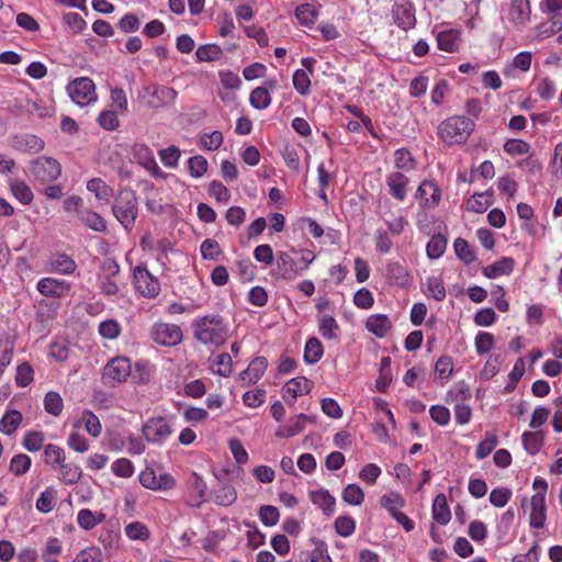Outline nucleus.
Masks as SVG:
<instances>
[{
  "label": "nucleus",
  "mask_w": 562,
  "mask_h": 562,
  "mask_svg": "<svg viewBox=\"0 0 562 562\" xmlns=\"http://www.w3.org/2000/svg\"><path fill=\"white\" fill-rule=\"evenodd\" d=\"M194 337L204 345L221 346L225 342L228 329L218 315H206L193 321Z\"/></svg>",
  "instance_id": "f257e3e1"
},
{
  "label": "nucleus",
  "mask_w": 562,
  "mask_h": 562,
  "mask_svg": "<svg viewBox=\"0 0 562 562\" xmlns=\"http://www.w3.org/2000/svg\"><path fill=\"white\" fill-rule=\"evenodd\" d=\"M473 120L463 115H453L443 120L438 126V136L449 146L463 144L474 131Z\"/></svg>",
  "instance_id": "f03ea898"
},
{
  "label": "nucleus",
  "mask_w": 562,
  "mask_h": 562,
  "mask_svg": "<svg viewBox=\"0 0 562 562\" xmlns=\"http://www.w3.org/2000/svg\"><path fill=\"white\" fill-rule=\"evenodd\" d=\"M112 214L126 229L131 231L138 215V200L131 188H122L117 191L113 204Z\"/></svg>",
  "instance_id": "7ed1b4c3"
},
{
  "label": "nucleus",
  "mask_w": 562,
  "mask_h": 562,
  "mask_svg": "<svg viewBox=\"0 0 562 562\" xmlns=\"http://www.w3.org/2000/svg\"><path fill=\"white\" fill-rule=\"evenodd\" d=\"M131 371L132 366L128 358H112L103 369L102 381L105 385L116 386L127 380Z\"/></svg>",
  "instance_id": "20e7f679"
},
{
  "label": "nucleus",
  "mask_w": 562,
  "mask_h": 562,
  "mask_svg": "<svg viewBox=\"0 0 562 562\" xmlns=\"http://www.w3.org/2000/svg\"><path fill=\"white\" fill-rule=\"evenodd\" d=\"M229 450L234 457L235 464L227 465L221 471V474L217 475V479L221 482H234L237 479H240L244 470L243 465L246 463V449L240 440L232 438L228 441Z\"/></svg>",
  "instance_id": "39448f33"
},
{
  "label": "nucleus",
  "mask_w": 562,
  "mask_h": 562,
  "mask_svg": "<svg viewBox=\"0 0 562 562\" xmlns=\"http://www.w3.org/2000/svg\"><path fill=\"white\" fill-rule=\"evenodd\" d=\"M171 434V425L165 417L150 418L142 427L144 439L153 445L162 446Z\"/></svg>",
  "instance_id": "423d86ee"
},
{
  "label": "nucleus",
  "mask_w": 562,
  "mask_h": 562,
  "mask_svg": "<svg viewBox=\"0 0 562 562\" xmlns=\"http://www.w3.org/2000/svg\"><path fill=\"white\" fill-rule=\"evenodd\" d=\"M70 99L79 106H86L97 101L94 82L88 77H80L67 86Z\"/></svg>",
  "instance_id": "0eeeda50"
},
{
  "label": "nucleus",
  "mask_w": 562,
  "mask_h": 562,
  "mask_svg": "<svg viewBox=\"0 0 562 562\" xmlns=\"http://www.w3.org/2000/svg\"><path fill=\"white\" fill-rule=\"evenodd\" d=\"M30 173L40 182H52L56 180L61 172L60 164L50 157L41 156L31 161Z\"/></svg>",
  "instance_id": "6e6552de"
},
{
  "label": "nucleus",
  "mask_w": 562,
  "mask_h": 562,
  "mask_svg": "<svg viewBox=\"0 0 562 562\" xmlns=\"http://www.w3.org/2000/svg\"><path fill=\"white\" fill-rule=\"evenodd\" d=\"M133 282L136 290L145 297H156L160 291V283L146 267L137 266L133 271Z\"/></svg>",
  "instance_id": "1a4fd4ad"
},
{
  "label": "nucleus",
  "mask_w": 562,
  "mask_h": 562,
  "mask_svg": "<svg viewBox=\"0 0 562 562\" xmlns=\"http://www.w3.org/2000/svg\"><path fill=\"white\" fill-rule=\"evenodd\" d=\"M150 337L160 346L172 347L181 342L182 330L175 324L155 323L150 330Z\"/></svg>",
  "instance_id": "9d476101"
},
{
  "label": "nucleus",
  "mask_w": 562,
  "mask_h": 562,
  "mask_svg": "<svg viewBox=\"0 0 562 562\" xmlns=\"http://www.w3.org/2000/svg\"><path fill=\"white\" fill-rule=\"evenodd\" d=\"M441 189L434 180H423L415 193L423 210H434L441 201Z\"/></svg>",
  "instance_id": "9b49d317"
},
{
  "label": "nucleus",
  "mask_w": 562,
  "mask_h": 562,
  "mask_svg": "<svg viewBox=\"0 0 562 562\" xmlns=\"http://www.w3.org/2000/svg\"><path fill=\"white\" fill-rule=\"evenodd\" d=\"M392 16L394 23L403 31L412 30L416 25L415 8L407 0H397L393 4Z\"/></svg>",
  "instance_id": "f8f14e48"
},
{
  "label": "nucleus",
  "mask_w": 562,
  "mask_h": 562,
  "mask_svg": "<svg viewBox=\"0 0 562 562\" xmlns=\"http://www.w3.org/2000/svg\"><path fill=\"white\" fill-rule=\"evenodd\" d=\"M530 15L529 0H512L507 19L516 30H524L530 21Z\"/></svg>",
  "instance_id": "ddd939ff"
},
{
  "label": "nucleus",
  "mask_w": 562,
  "mask_h": 562,
  "mask_svg": "<svg viewBox=\"0 0 562 562\" xmlns=\"http://www.w3.org/2000/svg\"><path fill=\"white\" fill-rule=\"evenodd\" d=\"M384 276L389 284L403 289L408 288L413 281L408 269L398 261L386 262Z\"/></svg>",
  "instance_id": "4468645a"
},
{
  "label": "nucleus",
  "mask_w": 562,
  "mask_h": 562,
  "mask_svg": "<svg viewBox=\"0 0 562 562\" xmlns=\"http://www.w3.org/2000/svg\"><path fill=\"white\" fill-rule=\"evenodd\" d=\"M272 276L286 281L295 280L299 277L295 259L286 251H279Z\"/></svg>",
  "instance_id": "2eb2a0df"
},
{
  "label": "nucleus",
  "mask_w": 562,
  "mask_h": 562,
  "mask_svg": "<svg viewBox=\"0 0 562 562\" xmlns=\"http://www.w3.org/2000/svg\"><path fill=\"white\" fill-rule=\"evenodd\" d=\"M132 154L136 161L148 170L154 177H161L162 171L156 162L153 150L145 144H135Z\"/></svg>",
  "instance_id": "dca6fc26"
},
{
  "label": "nucleus",
  "mask_w": 562,
  "mask_h": 562,
  "mask_svg": "<svg viewBox=\"0 0 562 562\" xmlns=\"http://www.w3.org/2000/svg\"><path fill=\"white\" fill-rule=\"evenodd\" d=\"M307 423L315 424L316 417L305 414H299L296 417L291 418L286 424L280 426L276 431L279 438H291L302 432Z\"/></svg>",
  "instance_id": "f3484780"
},
{
  "label": "nucleus",
  "mask_w": 562,
  "mask_h": 562,
  "mask_svg": "<svg viewBox=\"0 0 562 562\" xmlns=\"http://www.w3.org/2000/svg\"><path fill=\"white\" fill-rule=\"evenodd\" d=\"M37 291L48 297H63L70 291V283L65 280L54 278H42L37 282Z\"/></svg>",
  "instance_id": "a211bd4d"
},
{
  "label": "nucleus",
  "mask_w": 562,
  "mask_h": 562,
  "mask_svg": "<svg viewBox=\"0 0 562 562\" xmlns=\"http://www.w3.org/2000/svg\"><path fill=\"white\" fill-rule=\"evenodd\" d=\"M386 186L390 194L397 201H404L408 193L409 179L401 171H394L386 176Z\"/></svg>",
  "instance_id": "6ab92c4d"
},
{
  "label": "nucleus",
  "mask_w": 562,
  "mask_h": 562,
  "mask_svg": "<svg viewBox=\"0 0 562 562\" xmlns=\"http://www.w3.org/2000/svg\"><path fill=\"white\" fill-rule=\"evenodd\" d=\"M12 147L22 153H38L44 148V140L34 134H20L12 138Z\"/></svg>",
  "instance_id": "aec40b11"
},
{
  "label": "nucleus",
  "mask_w": 562,
  "mask_h": 562,
  "mask_svg": "<svg viewBox=\"0 0 562 562\" xmlns=\"http://www.w3.org/2000/svg\"><path fill=\"white\" fill-rule=\"evenodd\" d=\"M515 265V260L512 257H502L495 262L483 267L482 273L488 279L509 276L514 271Z\"/></svg>",
  "instance_id": "412c9836"
},
{
  "label": "nucleus",
  "mask_w": 562,
  "mask_h": 562,
  "mask_svg": "<svg viewBox=\"0 0 562 562\" xmlns=\"http://www.w3.org/2000/svg\"><path fill=\"white\" fill-rule=\"evenodd\" d=\"M48 265L50 272L67 276L72 274L77 268L76 261L70 256L60 252L52 255Z\"/></svg>",
  "instance_id": "4be33fe9"
},
{
  "label": "nucleus",
  "mask_w": 562,
  "mask_h": 562,
  "mask_svg": "<svg viewBox=\"0 0 562 562\" xmlns=\"http://www.w3.org/2000/svg\"><path fill=\"white\" fill-rule=\"evenodd\" d=\"M530 507V527L536 529L543 528L547 519L546 499H540V497H531Z\"/></svg>",
  "instance_id": "5701e85b"
},
{
  "label": "nucleus",
  "mask_w": 562,
  "mask_h": 562,
  "mask_svg": "<svg viewBox=\"0 0 562 562\" xmlns=\"http://www.w3.org/2000/svg\"><path fill=\"white\" fill-rule=\"evenodd\" d=\"M389 210L383 213V220L387 226V229L393 235H401L405 227L408 226V221L401 214V210L396 212L392 211V203H389Z\"/></svg>",
  "instance_id": "b1692460"
},
{
  "label": "nucleus",
  "mask_w": 562,
  "mask_h": 562,
  "mask_svg": "<svg viewBox=\"0 0 562 562\" xmlns=\"http://www.w3.org/2000/svg\"><path fill=\"white\" fill-rule=\"evenodd\" d=\"M366 328L378 338H383L392 328V323L384 314H374L368 317Z\"/></svg>",
  "instance_id": "393cba45"
},
{
  "label": "nucleus",
  "mask_w": 562,
  "mask_h": 562,
  "mask_svg": "<svg viewBox=\"0 0 562 562\" xmlns=\"http://www.w3.org/2000/svg\"><path fill=\"white\" fill-rule=\"evenodd\" d=\"M310 499L327 516H330L335 510L336 499L327 490L321 488L310 492Z\"/></svg>",
  "instance_id": "a878e982"
},
{
  "label": "nucleus",
  "mask_w": 562,
  "mask_h": 562,
  "mask_svg": "<svg viewBox=\"0 0 562 562\" xmlns=\"http://www.w3.org/2000/svg\"><path fill=\"white\" fill-rule=\"evenodd\" d=\"M310 391V381L303 376L291 379L284 384L282 389L284 400H286L288 396H291L293 400H295L297 396L307 394Z\"/></svg>",
  "instance_id": "bb28decb"
},
{
  "label": "nucleus",
  "mask_w": 562,
  "mask_h": 562,
  "mask_svg": "<svg viewBox=\"0 0 562 562\" xmlns=\"http://www.w3.org/2000/svg\"><path fill=\"white\" fill-rule=\"evenodd\" d=\"M77 214L80 222L92 231L98 233H103L106 231V222L99 213L92 210L83 209L79 210Z\"/></svg>",
  "instance_id": "cd10ccee"
},
{
  "label": "nucleus",
  "mask_w": 562,
  "mask_h": 562,
  "mask_svg": "<svg viewBox=\"0 0 562 562\" xmlns=\"http://www.w3.org/2000/svg\"><path fill=\"white\" fill-rule=\"evenodd\" d=\"M432 518L439 525H447L451 519L450 508L445 494H438L432 503Z\"/></svg>",
  "instance_id": "c85d7f7f"
},
{
  "label": "nucleus",
  "mask_w": 562,
  "mask_h": 562,
  "mask_svg": "<svg viewBox=\"0 0 562 562\" xmlns=\"http://www.w3.org/2000/svg\"><path fill=\"white\" fill-rule=\"evenodd\" d=\"M150 94L155 99V101H150V105L153 108H158L173 103L177 99L178 92L170 87L154 86Z\"/></svg>",
  "instance_id": "c756f323"
},
{
  "label": "nucleus",
  "mask_w": 562,
  "mask_h": 562,
  "mask_svg": "<svg viewBox=\"0 0 562 562\" xmlns=\"http://www.w3.org/2000/svg\"><path fill=\"white\" fill-rule=\"evenodd\" d=\"M460 33L457 30L441 31L437 36V45L440 50L454 53L459 48Z\"/></svg>",
  "instance_id": "7c9ffc66"
},
{
  "label": "nucleus",
  "mask_w": 562,
  "mask_h": 562,
  "mask_svg": "<svg viewBox=\"0 0 562 562\" xmlns=\"http://www.w3.org/2000/svg\"><path fill=\"white\" fill-rule=\"evenodd\" d=\"M105 519V514L93 513L88 508L80 509L77 514V522L83 530H91Z\"/></svg>",
  "instance_id": "2f4dec72"
},
{
  "label": "nucleus",
  "mask_w": 562,
  "mask_h": 562,
  "mask_svg": "<svg viewBox=\"0 0 562 562\" xmlns=\"http://www.w3.org/2000/svg\"><path fill=\"white\" fill-rule=\"evenodd\" d=\"M324 353L322 342L316 337H310L305 342L304 361L310 364L318 362Z\"/></svg>",
  "instance_id": "473e14b6"
},
{
  "label": "nucleus",
  "mask_w": 562,
  "mask_h": 562,
  "mask_svg": "<svg viewBox=\"0 0 562 562\" xmlns=\"http://www.w3.org/2000/svg\"><path fill=\"white\" fill-rule=\"evenodd\" d=\"M394 167L397 170L409 172L416 169V160L406 148H398L394 151Z\"/></svg>",
  "instance_id": "72a5a7b5"
},
{
  "label": "nucleus",
  "mask_w": 562,
  "mask_h": 562,
  "mask_svg": "<svg viewBox=\"0 0 562 562\" xmlns=\"http://www.w3.org/2000/svg\"><path fill=\"white\" fill-rule=\"evenodd\" d=\"M63 552L61 541L56 537H49L45 541L41 557L45 562H59L58 557Z\"/></svg>",
  "instance_id": "f704fd0d"
},
{
  "label": "nucleus",
  "mask_w": 562,
  "mask_h": 562,
  "mask_svg": "<svg viewBox=\"0 0 562 562\" xmlns=\"http://www.w3.org/2000/svg\"><path fill=\"white\" fill-rule=\"evenodd\" d=\"M525 450L531 454H537L543 446L544 439L540 431H525L521 436Z\"/></svg>",
  "instance_id": "c9c22d12"
},
{
  "label": "nucleus",
  "mask_w": 562,
  "mask_h": 562,
  "mask_svg": "<svg viewBox=\"0 0 562 562\" xmlns=\"http://www.w3.org/2000/svg\"><path fill=\"white\" fill-rule=\"evenodd\" d=\"M56 499L57 491L54 487H47L36 499L35 507L40 513L48 514L54 509Z\"/></svg>",
  "instance_id": "e433bc0d"
},
{
  "label": "nucleus",
  "mask_w": 562,
  "mask_h": 562,
  "mask_svg": "<svg viewBox=\"0 0 562 562\" xmlns=\"http://www.w3.org/2000/svg\"><path fill=\"white\" fill-rule=\"evenodd\" d=\"M380 504L393 518L394 515L398 514L401 512L400 509L405 506V499L398 493H390L381 497Z\"/></svg>",
  "instance_id": "4c0bfd02"
},
{
  "label": "nucleus",
  "mask_w": 562,
  "mask_h": 562,
  "mask_svg": "<svg viewBox=\"0 0 562 562\" xmlns=\"http://www.w3.org/2000/svg\"><path fill=\"white\" fill-rule=\"evenodd\" d=\"M59 480L65 484H76L81 477V470L74 463H66L65 461L58 465Z\"/></svg>",
  "instance_id": "58836bf2"
},
{
  "label": "nucleus",
  "mask_w": 562,
  "mask_h": 562,
  "mask_svg": "<svg viewBox=\"0 0 562 562\" xmlns=\"http://www.w3.org/2000/svg\"><path fill=\"white\" fill-rule=\"evenodd\" d=\"M319 334L325 339H336L338 337L339 325L331 315H323L319 317Z\"/></svg>",
  "instance_id": "ea45409f"
},
{
  "label": "nucleus",
  "mask_w": 562,
  "mask_h": 562,
  "mask_svg": "<svg viewBox=\"0 0 562 562\" xmlns=\"http://www.w3.org/2000/svg\"><path fill=\"white\" fill-rule=\"evenodd\" d=\"M22 422L19 411L7 412L0 420V430L5 435H12Z\"/></svg>",
  "instance_id": "a19ab883"
},
{
  "label": "nucleus",
  "mask_w": 562,
  "mask_h": 562,
  "mask_svg": "<svg viewBox=\"0 0 562 562\" xmlns=\"http://www.w3.org/2000/svg\"><path fill=\"white\" fill-rule=\"evenodd\" d=\"M453 248L457 257L464 263L470 265L475 261V251L464 238L458 237L453 243Z\"/></svg>",
  "instance_id": "79ce46f5"
},
{
  "label": "nucleus",
  "mask_w": 562,
  "mask_h": 562,
  "mask_svg": "<svg viewBox=\"0 0 562 562\" xmlns=\"http://www.w3.org/2000/svg\"><path fill=\"white\" fill-rule=\"evenodd\" d=\"M87 189L94 193L98 200L109 201L111 198L113 190L110 186H108L102 179L93 178L87 182Z\"/></svg>",
  "instance_id": "37998d69"
},
{
  "label": "nucleus",
  "mask_w": 562,
  "mask_h": 562,
  "mask_svg": "<svg viewBox=\"0 0 562 562\" xmlns=\"http://www.w3.org/2000/svg\"><path fill=\"white\" fill-rule=\"evenodd\" d=\"M471 398L470 389L463 383H458L451 387L445 397L446 403H464Z\"/></svg>",
  "instance_id": "c03bdc74"
},
{
  "label": "nucleus",
  "mask_w": 562,
  "mask_h": 562,
  "mask_svg": "<svg viewBox=\"0 0 562 562\" xmlns=\"http://www.w3.org/2000/svg\"><path fill=\"white\" fill-rule=\"evenodd\" d=\"M10 189L14 198L23 205H27L33 201V192L31 188L23 181H12Z\"/></svg>",
  "instance_id": "a18cd8bd"
},
{
  "label": "nucleus",
  "mask_w": 562,
  "mask_h": 562,
  "mask_svg": "<svg viewBox=\"0 0 562 562\" xmlns=\"http://www.w3.org/2000/svg\"><path fill=\"white\" fill-rule=\"evenodd\" d=\"M44 408L48 414L59 416L64 408L60 394L54 391L47 392L44 397Z\"/></svg>",
  "instance_id": "49530a36"
},
{
  "label": "nucleus",
  "mask_w": 562,
  "mask_h": 562,
  "mask_svg": "<svg viewBox=\"0 0 562 562\" xmlns=\"http://www.w3.org/2000/svg\"><path fill=\"white\" fill-rule=\"evenodd\" d=\"M81 420L85 425L87 432L92 437L100 436L102 431V425L99 417L90 409L82 412Z\"/></svg>",
  "instance_id": "de8ad7c7"
},
{
  "label": "nucleus",
  "mask_w": 562,
  "mask_h": 562,
  "mask_svg": "<svg viewBox=\"0 0 562 562\" xmlns=\"http://www.w3.org/2000/svg\"><path fill=\"white\" fill-rule=\"evenodd\" d=\"M447 248V239L440 235H434L426 246L427 256L431 259L440 258Z\"/></svg>",
  "instance_id": "09e8293b"
},
{
  "label": "nucleus",
  "mask_w": 562,
  "mask_h": 562,
  "mask_svg": "<svg viewBox=\"0 0 562 562\" xmlns=\"http://www.w3.org/2000/svg\"><path fill=\"white\" fill-rule=\"evenodd\" d=\"M268 360L265 357H257L248 363V382L256 383L266 372Z\"/></svg>",
  "instance_id": "8fccbe9b"
},
{
  "label": "nucleus",
  "mask_w": 562,
  "mask_h": 562,
  "mask_svg": "<svg viewBox=\"0 0 562 562\" xmlns=\"http://www.w3.org/2000/svg\"><path fill=\"white\" fill-rule=\"evenodd\" d=\"M222 49L216 44L201 45L195 50V57L199 61H214L220 59Z\"/></svg>",
  "instance_id": "3c124183"
},
{
  "label": "nucleus",
  "mask_w": 562,
  "mask_h": 562,
  "mask_svg": "<svg viewBox=\"0 0 562 562\" xmlns=\"http://www.w3.org/2000/svg\"><path fill=\"white\" fill-rule=\"evenodd\" d=\"M249 102L254 108L259 110L268 108L271 102L269 90L265 87H257L251 91Z\"/></svg>",
  "instance_id": "603ef678"
},
{
  "label": "nucleus",
  "mask_w": 562,
  "mask_h": 562,
  "mask_svg": "<svg viewBox=\"0 0 562 562\" xmlns=\"http://www.w3.org/2000/svg\"><path fill=\"white\" fill-rule=\"evenodd\" d=\"M494 335L488 331H479L474 339V347L477 355L482 356L492 350L494 347Z\"/></svg>",
  "instance_id": "864d4df0"
},
{
  "label": "nucleus",
  "mask_w": 562,
  "mask_h": 562,
  "mask_svg": "<svg viewBox=\"0 0 562 562\" xmlns=\"http://www.w3.org/2000/svg\"><path fill=\"white\" fill-rule=\"evenodd\" d=\"M341 497L347 504L358 506L363 503L364 493L359 485L348 484L344 488Z\"/></svg>",
  "instance_id": "5fc2aeb1"
},
{
  "label": "nucleus",
  "mask_w": 562,
  "mask_h": 562,
  "mask_svg": "<svg viewBox=\"0 0 562 562\" xmlns=\"http://www.w3.org/2000/svg\"><path fill=\"white\" fill-rule=\"evenodd\" d=\"M44 457L45 462L47 464H50L52 467H58L64 461H66L65 451L63 448L56 446V445H47L44 448Z\"/></svg>",
  "instance_id": "6e6d98bb"
},
{
  "label": "nucleus",
  "mask_w": 562,
  "mask_h": 562,
  "mask_svg": "<svg viewBox=\"0 0 562 562\" xmlns=\"http://www.w3.org/2000/svg\"><path fill=\"white\" fill-rule=\"evenodd\" d=\"M295 16L302 25L310 26L314 24L317 12L313 4L304 3L295 9Z\"/></svg>",
  "instance_id": "4d7b16f0"
},
{
  "label": "nucleus",
  "mask_w": 562,
  "mask_h": 562,
  "mask_svg": "<svg viewBox=\"0 0 562 562\" xmlns=\"http://www.w3.org/2000/svg\"><path fill=\"white\" fill-rule=\"evenodd\" d=\"M427 295L431 296L438 302H441L446 299V289L443 281L437 277H429L427 279Z\"/></svg>",
  "instance_id": "13d9d810"
},
{
  "label": "nucleus",
  "mask_w": 562,
  "mask_h": 562,
  "mask_svg": "<svg viewBox=\"0 0 562 562\" xmlns=\"http://www.w3.org/2000/svg\"><path fill=\"white\" fill-rule=\"evenodd\" d=\"M191 477H192V482H191L192 491H193V494L198 497V501L195 503H193V501L191 499L190 504H191V506H200L203 502L206 501L205 496H206L207 486H206V483L203 481V479L198 473L193 472Z\"/></svg>",
  "instance_id": "bf43d9fd"
},
{
  "label": "nucleus",
  "mask_w": 562,
  "mask_h": 562,
  "mask_svg": "<svg viewBox=\"0 0 562 562\" xmlns=\"http://www.w3.org/2000/svg\"><path fill=\"white\" fill-rule=\"evenodd\" d=\"M335 530L341 537H349L356 530V520L350 516H338L335 520Z\"/></svg>",
  "instance_id": "052dcab7"
},
{
  "label": "nucleus",
  "mask_w": 562,
  "mask_h": 562,
  "mask_svg": "<svg viewBox=\"0 0 562 562\" xmlns=\"http://www.w3.org/2000/svg\"><path fill=\"white\" fill-rule=\"evenodd\" d=\"M31 464V458L27 454L20 453L11 459L10 471L15 475H23L30 470Z\"/></svg>",
  "instance_id": "680f3d73"
},
{
  "label": "nucleus",
  "mask_w": 562,
  "mask_h": 562,
  "mask_svg": "<svg viewBox=\"0 0 562 562\" xmlns=\"http://www.w3.org/2000/svg\"><path fill=\"white\" fill-rule=\"evenodd\" d=\"M207 160L201 156L195 155L188 160V170L193 178H201L207 170Z\"/></svg>",
  "instance_id": "e2e57ef3"
},
{
  "label": "nucleus",
  "mask_w": 562,
  "mask_h": 562,
  "mask_svg": "<svg viewBox=\"0 0 562 562\" xmlns=\"http://www.w3.org/2000/svg\"><path fill=\"white\" fill-rule=\"evenodd\" d=\"M34 371L29 362H22L16 368L15 383L20 387L30 385L33 381Z\"/></svg>",
  "instance_id": "0e129e2a"
},
{
  "label": "nucleus",
  "mask_w": 562,
  "mask_h": 562,
  "mask_svg": "<svg viewBox=\"0 0 562 562\" xmlns=\"http://www.w3.org/2000/svg\"><path fill=\"white\" fill-rule=\"evenodd\" d=\"M236 501V491L234 486L223 485L215 492L214 502L221 506H228Z\"/></svg>",
  "instance_id": "69168bd1"
},
{
  "label": "nucleus",
  "mask_w": 562,
  "mask_h": 562,
  "mask_svg": "<svg viewBox=\"0 0 562 562\" xmlns=\"http://www.w3.org/2000/svg\"><path fill=\"white\" fill-rule=\"evenodd\" d=\"M125 533L132 540H146L149 538L148 528L139 521L128 524L125 527Z\"/></svg>",
  "instance_id": "338daca9"
},
{
  "label": "nucleus",
  "mask_w": 562,
  "mask_h": 562,
  "mask_svg": "<svg viewBox=\"0 0 562 562\" xmlns=\"http://www.w3.org/2000/svg\"><path fill=\"white\" fill-rule=\"evenodd\" d=\"M102 551L99 548L91 547L80 551L74 562H102Z\"/></svg>",
  "instance_id": "774afa93"
}]
</instances>
